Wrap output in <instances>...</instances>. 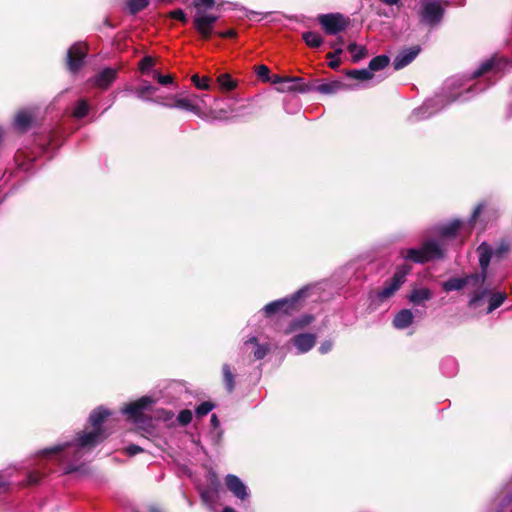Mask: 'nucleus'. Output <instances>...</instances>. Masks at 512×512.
Listing matches in <instances>:
<instances>
[{
    "mask_svg": "<svg viewBox=\"0 0 512 512\" xmlns=\"http://www.w3.org/2000/svg\"><path fill=\"white\" fill-rule=\"evenodd\" d=\"M216 34L221 38H235L237 36L235 29H229L224 32H217Z\"/></svg>",
    "mask_w": 512,
    "mask_h": 512,
    "instance_id": "09e8293b",
    "label": "nucleus"
},
{
    "mask_svg": "<svg viewBox=\"0 0 512 512\" xmlns=\"http://www.w3.org/2000/svg\"><path fill=\"white\" fill-rule=\"evenodd\" d=\"M72 444L71 443H65V444H62V445H55L51 448H47V449H44L41 451V454L43 456H49V455H54V454H58L59 452L63 451L64 449H66L67 447L71 446Z\"/></svg>",
    "mask_w": 512,
    "mask_h": 512,
    "instance_id": "a19ab883",
    "label": "nucleus"
},
{
    "mask_svg": "<svg viewBox=\"0 0 512 512\" xmlns=\"http://www.w3.org/2000/svg\"><path fill=\"white\" fill-rule=\"evenodd\" d=\"M170 108H180L184 109L186 111L193 112L197 115L200 114V108L192 103V101L189 98H178L175 100L173 104L167 105Z\"/></svg>",
    "mask_w": 512,
    "mask_h": 512,
    "instance_id": "5701e85b",
    "label": "nucleus"
},
{
    "mask_svg": "<svg viewBox=\"0 0 512 512\" xmlns=\"http://www.w3.org/2000/svg\"><path fill=\"white\" fill-rule=\"evenodd\" d=\"M111 416V411L99 406L91 411L88 424L91 429L85 428L76 434L74 445L80 449L92 450L108 438V433L103 423Z\"/></svg>",
    "mask_w": 512,
    "mask_h": 512,
    "instance_id": "f257e3e1",
    "label": "nucleus"
},
{
    "mask_svg": "<svg viewBox=\"0 0 512 512\" xmlns=\"http://www.w3.org/2000/svg\"><path fill=\"white\" fill-rule=\"evenodd\" d=\"M441 286L445 292L470 289L471 298L468 303L470 308L476 307V304L480 301V284L479 275L477 273L467 275L465 277L450 278L447 281H444Z\"/></svg>",
    "mask_w": 512,
    "mask_h": 512,
    "instance_id": "20e7f679",
    "label": "nucleus"
},
{
    "mask_svg": "<svg viewBox=\"0 0 512 512\" xmlns=\"http://www.w3.org/2000/svg\"><path fill=\"white\" fill-rule=\"evenodd\" d=\"M342 52H343V49L341 47H338L335 49L334 52L327 53L326 58L330 59V61H331L332 59H334L337 56H339L340 54H342Z\"/></svg>",
    "mask_w": 512,
    "mask_h": 512,
    "instance_id": "3c124183",
    "label": "nucleus"
},
{
    "mask_svg": "<svg viewBox=\"0 0 512 512\" xmlns=\"http://www.w3.org/2000/svg\"><path fill=\"white\" fill-rule=\"evenodd\" d=\"M419 52V46H413L411 48L400 51L398 55L394 58V69L400 70L409 65L417 57Z\"/></svg>",
    "mask_w": 512,
    "mask_h": 512,
    "instance_id": "2eb2a0df",
    "label": "nucleus"
},
{
    "mask_svg": "<svg viewBox=\"0 0 512 512\" xmlns=\"http://www.w3.org/2000/svg\"><path fill=\"white\" fill-rule=\"evenodd\" d=\"M156 90L157 88L155 86L146 84L136 88L135 92L139 98L145 99L146 96L154 94Z\"/></svg>",
    "mask_w": 512,
    "mask_h": 512,
    "instance_id": "f704fd0d",
    "label": "nucleus"
},
{
    "mask_svg": "<svg viewBox=\"0 0 512 512\" xmlns=\"http://www.w3.org/2000/svg\"><path fill=\"white\" fill-rule=\"evenodd\" d=\"M344 43V40L342 37H339L336 41L332 42L330 44V47L333 48L334 50L338 47H341L342 48V45Z\"/></svg>",
    "mask_w": 512,
    "mask_h": 512,
    "instance_id": "6e6d98bb",
    "label": "nucleus"
},
{
    "mask_svg": "<svg viewBox=\"0 0 512 512\" xmlns=\"http://www.w3.org/2000/svg\"><path fill=\"white\" fill-rule=\"evenodd\" d=\"M318 84H319V80H311V81L304 80V83L298 87V92L308 93V92L317 91Z\"/></svg>",
    "mask_w": 512,
    "mask_h": 512,
    "instance_id": "4c0bfd02",
    "label": "nucleus"
},
{
    "mask_svg": "<svg viewBox=\"0 0 512 512\" xmlns=\"http://www.w3.org/2000/svg\"><path fill=\"white\" fill-rule=\"evenodd\" d=\"M154 59L151 56H145L139 62V69L142 73H147L154 66Z\"/></svg>",
    "mask_w": 512,
    "mask_h": 512,
    "instance_id": "ea45409f",
    "label": "nucleus"
},
{
    "mask_svg": "<svg viewBox=\"0 0 512 512\" xmlns=\"http://www.w3.org/2000/svg\"><path fill=\"white\" fill-rule=\"evenodd\" d=\"M382 3L392 6L398 4L400 0H380Z\"/></svg>",
    "mask_w": 512,
    "mask_h": 512,
    "instance_id": "bf43d9fd",
    "label": "nucleus"
},
{
    "mask_svg": "<svg viewBox=\"0 0 512 512\" xmlns=\"http://www.w3.org/2000/svg\"><path fill=\"white\" fill-rule=\"evenodd\" d=\"M104 23H105L107 26L112 27V25L110 24V22H109V20H108V19H106Z\"/></svg>",
    "mask_w": 512,
    "mask_h": 512,
    "instance_id": "774afa93",
    "label": "nucleus"
},
{
    "mask_svg": "<svg viewBox=\"0 0 512 512\" xmlns=\"http://www.w3.org/2000/svg\"><path fill=\"white\" fill-rule=\"evenodd\" d=\"M193 415L191 410L183 409L179 412L177 420L182 426L188 425L192 421Z\"/></svg>",
    "mask_w": 512,
    "mask_h": 512,
    "instance_id": "58836bf2",
    "label": "nucleus"
},
{
    "mask_svg": "<svg viewBox=\"0 0 512 512\" xmlns=\"http://www.w3.org/2000/svg\"><path fill=\"white\" fill-rule=\"evenodd\" d=\"M444 252L436 241L425 242L420 248H411L406 250L404 258L415 263L424 264L434 259H442Z\"/></svg>",
    "mask_w": 512,
    "mask_h": 512,
    "instance_id": "423d86ee",
    "label": "nucleus"
},
{
    "mask_svg": "<svg viewBox=\"0 0 512 512\" xmlns=\"http://www.w3.org/2000/svg\"><path fill=\"white\" fill-rule=\"evenodd\" d=\"M318 22L328 35H336L345 31L350 24V19L340 13L321 14Z\"/></svg>",
    "mask_w": 512,
    "mask_h": 512,
    "instance_id": "1a4fd4ad",
    "label": "nucleus"
},
{
    "mask_svg": "<svg viewBox=\"0 0 512 512\" xmlns=\"http://www.w3.org/2000/svg\"><path fill=\"white\" fill-rule=\"evenodd\" d=\"M479 215H480V204H477L473 209L471 221H475Z\"/></svg>",
    "mask_w": 512,
    "mask_h": 512,
    "instance_id": "4d7b16f0",
    "label": "nucleus"
},
{
    "mask_svg": "<svg viewBox=\"0 0 512 512\" xmlns=\"http://www.w3.org/2000/svg\"><path fill=\"white\" fill-rule=\"evenodd\" d=\"M284 80H285V77H282L277 74L273 75L272 78H270L271 83L279 84V86H282Z\"/></svg>",
    "mask_w": 512,
    "mask_h": 512,
    "instance_id": "864d4df0",
    "label": "nucleus"
},
{
    "mask_svg": "<svg viewBox=\"0 0 512 512\" xmlns=\"http://www.w3.org/2000/svg\"><path fill=\"white\" fill-rule=\"evenodd\" d=\"M341 64V60L340 58L337 56L336 58L332 59L329 63H328V66L333 69V70H336L339 68Z\"/></svg>",
    "mask_w": 512,
    "mask_h": 512,
    "instance_id": "603ef678",
    "label": "nucleus"
},
{
    "mask_svg": "<svg viewBox=\"0 0 512 512\" xmlns=\"http://www.w3.org/2000/svg\"><path fill=\"white\" fill-rule=\"evenodd\" d=\"M89 112V104L87 103L86 100L84 99H80L74 110H73V116L75 118H78V119H81V118H84L85 116H87Z\"/></svg>",
    "mask_w": 512,
    "mask_h": 512,
    "instance_id": "473e14b6",
    "label": "nucleus"
},
{
    "mask_svg": "<svg viewBox=\"0 0 512 512\" xmlns=\"http://www.w3.org/2000/svg\"><path fill=\"white\" fill-rule=\"evenodd\" d=\"M390 63L387 55H378L370 60L368 69L370 72H377L385 69Z\"/></svg>",
    "mask_w": 512,
    "mask_h": 512,
    "instance_id": "a878e982",
    "label": "nucleus"
},
{
    "mask_svg": "<svg viewBox=\"0 0 512 512\" xmlns=\"http://www.w3.org/2000/svg\"><path fill=\"white\" fill-rule=\"evenodd\" d=\"M256 73L263 82L270 81V69L266 65H259L256 67Z\"/></svg>",
    "mask_w": 512,
    "mask_h": 512,
    "instance_id": "37998d69",
    "label": "nucleus"
},
{
    "mask_svg": "<svg viewBox=\"0 0 512 512\" xmlns=\"http://www.w3.org/2000/svg\"><path fill=\"white\" fill-rule=\"evenodd\" d=\"M149 4L150 0H126L125 8L130 15H136L146 9Z\"/></svg>",
    "mask_w": 512,
    "mask_h": 512,
    "instance_id": "393cba45",
    "label": "nucleus"
},
{
    "mask_svg": "<svg viewBox=\"0 0 512 512\" xmlns=\"http://www.w3.org/2000/svg\"><path fill=\"white\" fill-rule=\"evenodd\" d=\"M193 84L198 88L202 90H208L210 89L209 81L210 79L208 77L200 78L198 74H194L191 78Z\"/></svg>",
    "mask_w": 512,
    "mask_h": 512,
    "instance_id": "c9c22d12",
    "label": "nucleus"
},
{
    "mask_svg": "<svg viewBox=\"0 0 512 512\" xmlns=\"http://www.w3.org/2000/svg\"><path fill=\"white\" fill-rule=\"evenodd\" d=\"M411 269L412 267L408 264L398 266L393 276L385 282L383 288L376 291L377 299L383 302L392 297L405 282V277Z\"/></svg>",
    "mask_w": 512,
    "mask_h": 512,
    "instance_id": "0eeeda50",
    "label": "nucleus"
},
{
    "mask_svg": "<svg viewBox=\"0 0 512 512\" xmlns=\"http://www.w3.org/2000/svg\"><path fill=\"white\" fill-rule=\"evenodd\" d=\"M210 423H211V426L215 429L220 426V421L216 414L211 415Z\"/></svg>",
    "mask_w": 512,
    "mask_h": 512,
    "instance_id": "5fc2aeb1",
    "label": "nucleus"
},
{
    "mask_svg": "<svg viewBox=\"0 0 512 512\" xmlns=\"http://www.w3.org/2000/svg\"><path fill=\"white\" fill-rule=\"evenodd\" d=\"M484 218H488L489 220L496 218V211L493 209H489L484 207L482 204V221Z\"/></svg>",
    "mask_w": 512,
    "mask_h": 512,
    "instance_id": "de8ad7c7",
    "label": "nucleus"
},
{
    "mask_svg": "<svg viewBox=\"0 0 512 512\" xmlns=\"http://www.w3.org/2000/svg\"><path fill=\"white\" fill-rule=\"evenodd\" d=\"M117 78V70L111 67L103 69L96 74L89 82L102 90L108 89Z\"/></svg>",
    "mask_w": 512,
    "mask_h": 512,
    "instance_id": "4468645a",
    "label": "nucleus"
},
{
    "mask_svg": "<svg viewBox=\"0 0 512 512\" xmlns=\"http://www.w3.org/2000/svg\"><path fill=\"white\" fill-rule=\"evenodd\" d=\"M462 226V222L458 219H455L447 224H443L441 226L438 227V234L442 237V238H448V239H451V238H454L458 231L460 230Z\"/></svg>",
    "mask_w": 512,
    "mask_h": 512,
    "instance_id": "6ab92c4d",
    "label": "nucleus"
},
{
    "mask_svg": "<svg viewBox=\"0 0 512 512\" xmlns=\"http://www.w3.org/2000/svg\"><path fill=\"white\" fill-rule=\"evenodd\" d=\"M258 339L256 337H251L248 340L245 341V345L252 344L256 346L258 344Z\"/></svg>",
    "mask_w": 512,
    "mask_h": 512,
    "instance_id": "13d9d810",
    "label": "nucleus"
},
{
    "mask_svg": "<svg viewBox=\"0 0 512 512\" xmlns=\"http://www.w3.org/2000/svg\"><path fill=\"white\" fill-rule=\"evenodd\" d=\"M511 249L508 239H501L495 245L482 242V283L485 280L486 270L490 263H499L506 258Z\"/></svg>",
    "mask_w": 512,
    "mask_h": 512,
    "instance_id": "39448f33",
    "label": "nucleus"
},
{
    "mask_svg": "<svg viewBox=\"0 0 512 512\" xmlns=\"http://www.w3.org/2000/svg\"><path fill=\"white\" fill-rule=\"evenodd\" d=\"M315 320V317L312 314H303L298 318L293 319L288 326V331H296L300 330L308 325H310Z\"/></svg>",
    "mask_w": 512,
    "mask_h": 512,
    "instance_id": "412c9836",
    "label": "nucleus"
},
{
    "mask_svg": "<svg viewBox=\"0 0 512 512\" xmlns=\"http://www.w3.org/2000/svg\"><path fill=\"white\" fill-rule=\"evenodd\" d=\"M302 39L305 44L311 48H318L323 43V38L320 34L313 31H306L302 34Z\"/></svg>",
    "mask_w": 512,
    "mask_h": 512,
    "instance_id": "c85d7f7f",
    "label": "nucleus"
},
{
    "mask_svg": "<svg viewBox=\"0 0 512 512\" xmlns=\"http://www.w3.org/2000/svg\"><path fill=\"white\" fill-rule=\"evenodd\" d=\"M331 349H332V342L329 340H326L323 343H321V345L319 347V351L321 354H325V353L329 352Z\"/></svg>",
    "mask_w": 512,
    "mask_h": 512,
    "instance_id": "8fccbe9b",
    "label": "nucleus"
},
{
    "mask_svg": "<svg viewBox=\"0 0 512 512\" xmlns=\"http://www.w3.org/2000/svg\"><path fill=\"white\" fill-rule=\"evenodd\" d=\"M292 342L300 353H306L315 346L316 336L311 333H300L292 338Z\"/></svg>",
    "mask_w": 512,
    "mask_h": 512,
    "instance_id": "f3484780",
    "label": "nucleus"
},
{
    "mask_svg": "<svg viewBox=\"0 0 512 512\" xmlns=\"http://www.w3.org/2000/svg\"><path fill=\"white\" fill-rule=\"evenodd\" d=\"M311 288L309 285L304 286L288 297L266 304L263 308L264 316L266 318H271L275 315L292 316L299 312L310 297Z\"/></svg>",
    "mask_w": 512,
    "mask_h": 512,
    "instance_id": "f03ea898",
    "label": "nucleus"
},
{
    "mask_svg": "<svg viewBox=\"0 0 512 512\" xmlns=\"http://www.w3.org/2000/svg\"><path fill=\"white\" fill-rule=\"evenodd\" d=\"M473 75H474L475 77L480 76V68L476 69V70L474 71Z\"/></svg>",
    "mask_w": 512,
    "mask_h": 512,
    "instance_id": "0e129e2a",
    "label": "nucleus"
},
{
    "mask_svg": "<svg viewBox=\"0 0 512 512\" xmlns=\"http://www.w3.org/2000/svg\"><path fill=\"white\" fill-rule=\"evenodd\" d=\"M413 313L409 309H402L393 319V325L397 329H405L413 323Z\"/></svg>",
    "mask_w": 512,
    "mask_h": 512,
    "instance_id": "a211bd4d",
    "label": "nucleus"
},
{
    "mask_svg": "<svg viewBox=\"0 0 512 512\" xmlns=\"http://www.w3.org/2000/svg\"><path fill=\"white\" fill-rule=\"evenodd\" d=\"M475 253L478 254V256L480 257V246H478L476 249H475Z\"/></svg>",
    "mask_w": 512,
    "mask_h": 512,
    "instance_id": "69168bd1",
    "label": "nucleus"
},
{
    "mask_svg": "<svg viewBox=\"0 0 512 512\" xmlns=\"http://www.w3.org/2000/svg\"><path fill=\"white\" fill-rule=\"evenodd\" d=\"M169 17L172 19L179 20L181 23L186 24L188 22V18L184 10L178 8L171 12H169Z\"/></svg>",
    "mask_w": 512,
    "mask_h": 512,
    "instance_id": "79ce46f5",
    "label": "nucleus"
},
{
    "mask_svg": "<svg viewBox=\"0 0 512 512\" xmlns=\"http://www.w3.org/2000/svg\"><path fill=\"white\" fill-rule=\"evenodd\" d=\"M346 87L347 85L344 84L343 82L335 80L329 83H319L317 87V92L321 94H335L337 91L345 89Z\"/></svg>",
    "mask_w": 512,
    "mask_h": 512,
    "instance_id": "4be33fe9",
    "label": "nucleus"
},
{
    "mask_svg": "<svg viewBox=\"0 0 512 512\" xmlns=\"http://www.w3.org/2000/svg\"><path fill=\"white\" fill-rule=\"evenodd\" d=\"M149 512H163L159 507L153 505L149 507Z\"/></svg>",
    "mask_w": 512,
    "mask_h": 512,
    "instance_id": "052dcab7",
    "label": "nucleus"
},
{
    "mask_svg": "<svg viewBox=\"0 0 512 512\" xmlns=\"http://www.w3.org/2000/svg\"><path fill=\"white\" fill-rule=\"evenodd\" d=\"M221 512H236L232 507H225Z\"/></svg>",
    "mask_w": 512,
    "mask_h": 512,
    "instance_id": "680f3d73",
    "label": "nucleus"
},
{
    "mask_svg": "<svg viewBox=\"0 0 512 512\" xmlns=\"http://www.w3.org/2000/svg\"><path fill=\"white\" fill-rule=\"evenodd\" d=\"M154 403L155 400L152 397L143 396L126 405L122 412L128 416V419L136 424L145 423L147 420H150L151 417H146L144 412Z\"/></svg>",
    "mask_w": 512,
    "mask_h": 512,
    "instance_id": "6e6552de",
    "label": "nucleus"
},
{
    "mask_svg": "<svg viewBox=\"0 0 512 512\" xmlns=\"http://www.w3.org/2000/svg\"><path fill=\"white\" fill-rule=\"evenodd\" d=\"M347 50L352 53V61L358 63L368 55V50L365 46H359L352 42L348 45Z\"/></svg>",
    "mask_w": 512,
    "mask_h": 512,
    "instance_id": "bb28decb",
    "label": "nucleus"
},
{
    "mask_svg": "<svg viewBox=\"0 0 512 512\" xmlns=\"http://www.w3.org/2000/svg\"><path fill=\"white\" fill-rule=\"evenodd\" d=\"M506 299V294L503 292H495L489 295L487 313H491L500 307Z\"/></svg>",
    "mask_w": 512,
    "mask_h": 512,
    "instance_id": "c756f323",
    "label": "nucleus"
},
{
    "mask_svg": "<svg viewBox=\"0 0 512 512\" xmlns=\"http://www.w3.org/2000/svg\"><path fill=\"white\" fill-rule=\"evenodd\" d=\"M297 81L299 82L298 77H285L282 86H278L277 90L280 92H298V87L295 84Z\"/></svg>",
    "mask_w": 512,
    "mask_h": 512,
    "instance_id": "2f4dec72",
    "label": "nucleus"
},
{
    "mask_svg": "<svg viewBox=\"0 0 512 512\" xmlns=\"http://www.w3.org/2000/svg\"><path fill=\"white\" fill-rule=\"evenodd\" d=\"M28 484L30 485H36L40 482L42 478V474L39 472H30L28 474Z\"/></svg>",
    "mask_w": 512,
    "mask_h": 512,
    "instance_id": "49530a36",
    "label": "nucleus"
},
{
    "mask_svg": "<svg viewBox=\"0 0 512 512\" xmlns=\"http://www.w3.org/2000/svg\"><path fill=\"white\" fill-rule=\"evenodd\" d=\"M270 351L268 344H257L253 352L255 360H262Z\"/></svg>",
    "mask_w": 512,
    "mask_h": 512,
    "instance_id": "e433bc0d",
    "label": "nucleus"
},
{
    "mask_svg": "<svg viewBox=\"0 0 512 512\" xmlns=\"http://www.w3.org/2000/svg\"><path fill=\"white\" fill-rule=\"evenodd\" d=\"M420 21L434 27L438 25L444 16V9L439 2H425L419 12Z\"/></svg>",
    "mask_w": 512,
    "mask_h": 512,
    "instance_id": "9b49d317",
    "label": "nucleus"
},
{
    "mask_svg": "<svg viewBox=\"0 0 512 512\" xmlns=\"http://www.w3.org/2000/svg\"><path fill=\"white\" fill-rule=\"evenodd\" d=\"M154 79L157 80V82L163 86H166L168 84H171L173 82V76L172 75H161L158 71H154L153 75Z\"/></svg>",
    "mask_w": 512,
    "mask_h": 512,
    "instance_id": "c03bdc74",
    "label": "nucleus"
},
{
    "mask_svg": "<svg viewBox=\"0 0 512 512\" xmlns=\"http://www.w3.org/2000/svg\"><path fill=\"white\" fill-rule=\"evenodd\" d=\"M88 50L89 47L85 42H76L68 49L66 66L71 73L75 74L83 67Z\"/></svg>",
    "mask_w": 512,
    "mask_h": 512,
    "instance_id": "9d476101",
    "label": "nucleus"
},
{
    "mask_svg": "<svg viewBox=\"0 0 512 512\" xmlns=\"http://www.w3.org/2000/svg\"><path fill=\"white\" fill-rule=\"evenodd\" d=\"M508 117H512V107L508 110Z\"/></svg>",
    "mask_w": 512,
    "mask_h": 512,
    "instance_id": "338daca9",
    "label": "nucleus"
},
{
    "mask_svg": "<svg viewBox=\"0 0 512 512\" xmlns=\"http://www.w3.org/2000/svg\"><path fill=\"white\" fill-rule=\"evenodd\" d=\"M217 84L223 91H232L237 87V82L228 73L220 74L217 77Z\"/></svg>",
    "mask_w": 512,
    "mask_h": 512,
    "instance_id": "cd10ccee",
    "label": "nucleus"
},
{
    "mask_svg": "<svg viewBox=\"0 0 512 512\" xmlns=\"http://www.w3.org/2000/svg\"><path fill=\"white\" fill-rule=\"evenodd\" d=\"M298 80H299V82L297 81V83H295V84H296V87H299V86H301V84H303V83H304V79H303V78L298 77Z\"/></svg>",
    "mask_w": 512,
    "mask_h": 512,
    "instance_id": "e2e57ef3",
    "label": "nucleus"
},
{
    "mask_svg": "<svg viewBox=\"0 0 512 512\" xmlns=\"http://www.w3.org/2000/svg\"><path fill=\"white\" fill-rule=\"evenodd\" d=\"M225 483L227 489L232 492L237 498L244 500L247 498L248 493L246 486L240 480L239 477L233 474H229L226 476Z\"/></svg>",
    "mask_w": 512,
    "mask_h": 512,
    "instance_id": "dca6fc26",
    "label": "nucleus"
},
{
    "mask_svg": "<svg viewBox=\"0 0 512 512\" xmlns=\"http://www.w3.org/2000/svg\"><path fill=\"white\" fill-rule=\"evenodd\" d=\"M143 451L144 449L136 444H130L125 448V453L130 457L142 453Z\"/></svg>",
    "mask_w": 512,
    "mask_h": 512,
    "instance_id": "a18cd8bd",
    "label": "nucleus"
},
{
    "mask_svg": "<svg viewBox=\"0 0 512 512\" xmlns=\"http://www.w3.org/2000/svg\"><path fill=\"white\" fill-rule=\"evenodd\" d=\"M215 0H193L192 6L195 9L193 18V27L200 35L201 39L209 40L213 34L214 24L218 20V16L206 14V10H210L215 6Z\"/></svg>",
    "mask_w": 512,
    "mask_h": 512,
    "instance_id": "7ed1b4c3",
    "label": "nucleus"
},
{
    "mask_svg": "<svg viewBox=\"0 0 512 512\" xmlns=\"http://www.w3.org/2000/svg\"><path fill=\"white\" fill-rule=\"evenodd\" d=\"M512 67L511 61L506 57L494 56L489 60L482 62V82L486 74L492 72L495 75H503Z\"/></svg>",
    "mask_w": 512,
    "mask_h": 512,
    "instance_id": "f8f14e48",
    "label": "nucleus"
},
{
    "mask_svg": "<svg viewBox=\"0 0 512 512\" xmlns=\"http://www.w3.org/2000/svg\"><path fill=\"white\" fill-rule=\"evenodd\" d=\"M215 408L214 403L210 401L202 402L200 405L197 406L195 412L196 416L198 418L203 417L207 415L210 411H212Z\"/></svg>",
    "mask_w": 512,
    "mask_h": 512,
    "instance_id": "72a5a7b5",
    "label": "nucleus"
},
{
    "mask_svg": "<svg viewBox=\"0 0 512 512\" xmlns=\"http://www.w3.org/2000/svg\"><path fill=\"white\" fill-rule=\"evenodd\" d=\"M35 123L36 115L31 109L19 110L14 118V126L21 133L27 132Z\"/></svg>",
    "mask_w": 512,
    "mask_h": 512,
    "instance_id": "ddd939ff",
    "label": "nucleus"
},
{
    "mask_svg": "<svg viewBox=\"0 0 512 512\" xmlns=\"http://www.w3.org/2000/svg\"><path fill=\"white\" fill-rule=\"evenodd\" d=\"M344 73L347 77L360 81H367L373 78V73L369 69H352L346 70Z\"/></svg>",
    "mask_w": 512,
    "mask_h": 512,
    "instance_id": "7c9ffc66",
    "label": "nucleus"
},
{
    "mask_svg": "<svg viewBox=\"0 0 512 512\" xmlns=\"http://www.w3.org/2000/svg\"><path fill=\"white\" fill-rule=\"evenodd\" d=\"M223 381L227 393H232L235 389V375L233 374L229 364L222 365Z\"/></svg>",
    "mask_w": 512,
    "mask_h": 512,
    "instance_id": "b1692460",
    "label": "nucleus"
},
{
    "mask_svg": "<svg viewBox=\"0 0 512 512\" xmlns=\"http://www.w3.org/2000/svg\"><path fill=\"white\" fill-rule=\"evenodd\" d=\"M432 298V292L428 288L413 289L408 299L414 305H421Z\"/></svg>",
    "mask_w": 512,
    "mask_h": 512,
    "instance_id": "aec40b11",
    "label": "nucleus"
}]
</instances>
